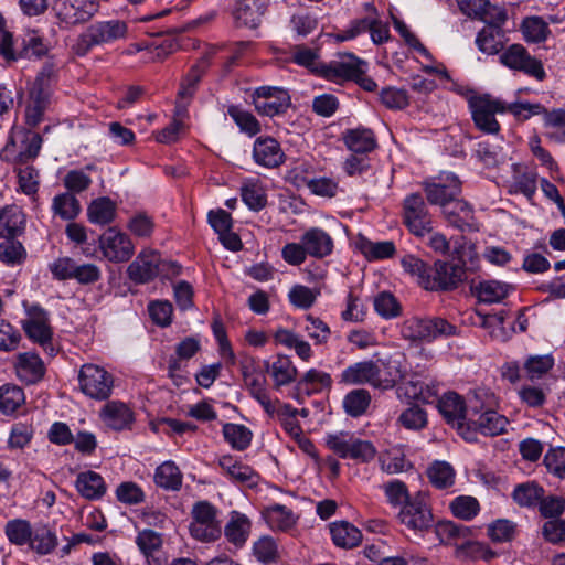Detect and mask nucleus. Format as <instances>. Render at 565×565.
<instances>
[{"label": "nucleus", "instance_id": "60", "mask_svg": "<svg viewBox=\"0 0 565 565\" xmlns=\"http://www.w3.org/2000/svg\"><path fill=\"white\" fill-rule=\"evenodd\" d=\"M41 146L42 138L39 134H25L21 143V150L14 158L15 163L23 164L26 163L29 160L34 159L39 154Z\"/></svg>", "mask_w": 565, "mask_h": 565}, {"label": "nucleus", "instance_id": "51", "mask_svg": "<svg viewBox=\"0 0 565 565\" xmlns=\"http://www.w3.org/2000/svg\"><path fill=\"white\" fill-rule=\"evenodd\" d=\"M456 553L458 557L468 559H484L490 561L495 557L493 552L487 544L477 541H467L461 544H457Z\"/></svg>", "mask_w": 565, "mask_h": 565}, {"label": "nucleus", "instance_id": "2", "mask_svg": "<svg viewBox=\"0 0 565 565\" xmlns=\"http://www.w3.org/2000/svg\"><path fill=\"white\" fill-rule=\"evenodd\" d=\"M455 331V326L439 317H411L401 328L402 337L412 342H431L440 335H451Z\"/></svg>", "mask_w": 565, "mask_h": 565}, {"label": "nucleus", "instance_id": "57", "mask_svg": "<svg viewBox=\"0 0 565 565\" xmlns=\"http://www.w3.org/2000/svg\"><path fill=\"white\" fill-rule=\"evenodd\" d=\"M31 524L25 520H12L6 525V534L9 541L17 545L28 544L32 539Z\"/></svg>", "mask_w": 565, "mask_h": 565}, {"label": "nucleus", "instance_id": "31", "mask_svg": "<svg viewBox=\"0 0 565 565\" xmlns=\"http://www.w3.org/2000/svg\"><path fill=\"white\" fill-rule=\"evenodd\" d=\"M250 527V521L245 514L233 511L225 525L224 535L230 543L241 547L246 543Z\"/></svg>", "mask_w": 565, "mask_h": 565}, {"label": "nucleus", "instance_id": "64", "mask_svg": "<svg viewBox=\"0 0 565 565\" xmlns=\"http://www.w3.org/2000/svg\"><path fill=\"white\" fill-rule=\"evenodd\" d=\"M544 463L546 469L554 476L564 479L565 478V448L558 447L550 449L545 457Z\"/></svg>", "mask_w": 565, "mask_h": 565}, {"label": "nucleus", "instance_id": "49", "mask_svg": "<svg viewBox=\"0 0 565 565\" xmlns=\"http://www.w3.org/2000/svg\"><path fill=\"white\" fill-rule=\"evenodd\" d=\"M275 99L254 98L253 104L259 115L276 116L285 113L290 106V97L288 93H279Z\"/></svg>", "mask_w": 565, "mask_h": 565}, {"label": "nucleus", "instance_id": "27", "mask_svg": "<svg viewBox=\"0 0 565 565\" xmlns=\"http://www.w3.org/2000/svg\"><path fill=\"white\" fill-rule=\"evenodd\" d=\"M15 372L20 380L28 384H33L43 377L45 367L38 354L25 352L18 355Z\"/></svg>", "mask_w": 565, "mask_h": 565}, {"label": "nucleus", "instance_id": "54", "mask_svg": "<svg viewBox=\"0 0 565 565\" xmlns=\"http://www.w3.org/2000/svg\"><path fill=\"white\" fill-rule=\"evenodd\" d=\"M543 495V488L530 482L519 484L513 491L514 501L522 507H533L539 504Z\"/></svg>", "mask_w": 565, "mask_h": 565}, {"label": "nucleus", "instance_id": "48", "mask_svg": "<svg viewBox=\"0 0 565 565\" xmlns=\"http://www.w3.org/2000/svg\"><path fill=\"white\" fill-rule=\"evenodd\" d=\"M25 401L23 391L12 384L0 386V411L3 414L14 413Z\"/></svg>", "mask_w": 565, "mask_h": 565}, {"label": "nucleus", "instance_id": "35", "mask_svg": "<svg viewBox=\"0 0 565 565\" xmlns=\"http://www.w3.org/2000/svg\"><path fill=\"white\" fill-rule=\"evenodd\" d=\"M99 417L105 423L131 424L135 413L131 407L121 401H109L99 411Z\"/></svg>", "mask_w": 565, "mask_h": 565}, {"label": "nucleus", "instance_id": "40", "mask_svg": "<svg viewBox=\"0 0 565 565\" xmlns=\"http://www.w3.org/2000/svg\"><path fill=\"white\" fill-rule=\"evenodd\" d=\"M267 524L277 531H287L296 523V516L286 505L274 504L268 507L264 513Z\"/></svg>", "mask_w": 565, "mask_h": 565}, {"label": "nucleus", "instance_id": "53", "mask_svg": "<svg viewBox=\"0 0 565 565\" xmlns=\"http://www.w3.org/2000/svg\"><path fill=\"white\" fill-rule=\"evenodd\" d=\"M227 113L243 132H246L249 136H255L260 131L258 120L249 111H246L238 106H230Z\"/></svg>", "mask_w": 565, "mask_h": 565}, {"label": "nucleus", "instance_id": "62", "mask_svg": "<svg viewBox=\"0 0 565 565\" xmlns=\"http://www.w3.org/2000/svg\"><path fill=\"white\" fill-rule=\"evenodd\" d=\"M450 509L456 516L462 520H471L478 514L480 505L476 498L460 495L454 499Z\"/></svg>", "mask_w": 565, "mask_h": 565}, {"label": "nucleus", "instance_id": "21", "mask_svg": "<svg viewBox=\"0 0 565 565\" xmlns=\"http://www.w3.org/2000/svg\"><path fill=\"white\" fill-rule=\"evenodd\" d=\"M486 25L478 32L476 45L480 52L492 55L499 53L504 45L505 34L502 24L505 21H483Z\"/></svg>", "mask_w": 565, "mask_h": 565}, {"label": "nucleus", "instance_id": "1", "mask_svg": "<svg viewBox=\"0 0 565 565\" xmlns=\"http://www.w3.org/2000/svg\"><path fill=\"white\" fill-rule=\"evenodd\" d=\"M127 33L128 26L121 20L98 21L87 26L77 38L73 50L77 55L84 56L94 46L114 43L125 39Z\"/></svg>", "mask_w": 565, "mask_h": 565}, {"label": "nucleus", "instance_id": "59", "mask_svg": "<svg viewBox=\"0 0 565 565\" xmlns=\"http://www.w3.org/2000/svg\"><path fill=\"white\" fill-rule=\"evenodd\" d=\"M387 502L395 508H403L412 498L406 484L401 480H392L383 484Z\"/></svg>", "mask_w": 565, "mask_h": 565}, {"label": "nucleus", "instance_id": "6", "mask_svg": "<svg viewBox=\"0 0 565 565\" xmlns=\"http://www.w3.org/2000/svg\"><path fill=\"white\" fill-rule=\"evenodd\" d=\"M81 391L94 399H107L113 391L114 377L104 367L87 363L78 373Z\"/></svg>", "mask_w": 565, "mask_h": 565}, {"label": "nucleus", "instance_id": "30", "mask_svg": "<svg viewBox=\"0 0 565 565\" xmlns=\"http://www.w3.org/2000/svg\"><path fill=\"white\" fill-rule=\"evenodd\" d=\"M75 487L78 493L87 500H98L107 490L104 478L92 470L78 473Z\"/></svg>", "mask_w": 565, "mask_h": 565}, {"label": "nucleus", "instance_id": "43", "mask_svg": "<svg viewBox=\"0 0 565 565\" xmlns=\"http://www.w3.org/2000/svg\"><path fill=\"white\" fill-rule=\"evenodd\" d=\"M398 394L408 399L429 402L437 394L435 385L424 384L419 380L409 379L398 387Z\"/></svg>", "mask_w": 565, "mask_h": 565}, {"label": "nucleus", "instance_id": "8", "mask_svg": "<svg viewBox=\"0 0 565 565\" xmlns=\"http://www.w3.org/2000/svg\"><path fill=\"white\" fill-rule=\"evenodd\" d=\"M423 189L427 201L443 209L458 198L461 192V182L454 173L441 172L439 175L424 181Z\"/></svg>", "mask_w": 565, "mask_h": 565}, {"label": "nucleus", "instance_id": "10", "mask_svg": "<svg viewBox=\"0 0 565 565\" xmlns=\"http://www.w3.org/2000/svg\"><path fill=\"white\" fill-rule=\"evenodd\" d=\"M171 264L161 259L159 253L152 249L141 250L135 260L128 266L129 278L137 284H146L153 280Z\"/></svg>", "mask_w": 565, "mask_h": 565}, {"label": "nucleus", "instance_id": "19", "mask_svg": "<svg viewBox=\"0 0 565 565\" xmlns=\"http://www.w3.org/2000/svg\"><path fill=\"white\" fill-rule=\"evenodd\" d=\"M253 158L265 168H277L285 162V153L279 142L270 137H258L254 142Z\"/></svg>", "mask_w": 565, "mask_h": 565}, {"label": "nucleus", "instance_id": "61", "mask_svg": "<svg viewBox=\"0 0 565 565\" xmlns=\"http://www.w3.org/2000/svg\"><path fill=\"white\" fill-rule=\"evenodd\" d=\"M127 228L137 237L148 238L153 233L154 221L146 212H137L128 220Z\"/></svg>", "mask_w": 565, "mask_h": 565}, {"label": "nucleus", "instance_id": "9", "mask_svg": "<svg viewBox=\"0 0 565 565\" xmlns=\"http://www.w3.org/2000/svg\"><path fill=\"white\" fill-rule=\"evenodd\" d=\"M403 221L416 236H424L425 233L430 232L431 216L422 194L412 193L404 199Z\"/></svg>", "mask_w": 565, "mask_h": 565}, {"label": "nucleus", "instance_id": "26", "mask_svg": "<svg viewBox=\"0 0 565 565\" xmlns=\"http://www.w3.org/2000/svg\"><path fill=\"white\" fill-rule=\"evenodd\" d=\"M441 210L448 223L460 231L472 228L473 210L468 202L456 198Z\"/></svg>", "mask_w": 565, "mask_h": 565}, {"label": "nucleus", "instance_id": "39", "mask_svg": "<svg viewBox=\"0 0 565 565\" xmlns=\"http://www.w3.org/2000/svg\"><path fill=\"white\" fill-rule=\"evenodd\" d=\"M510 290V285L498 280H484L475 287L478 299L486 303L500 302L509 295Z\"/></svg>", "mask_w": 565, "mask_h": 565}, {"label": "nucleus", "instance_id": "29", "mask_svg": "<svg viewBox=\"0 0 565 565\" xmlns=\"http://www.w3.org/2000/svg\"><path fill=\"white\" fill-rule=\"evenodd\" d=\"M25 226V215L18 205H7L0 210V237H15Z\"/></svg>", "mask_w": 565, "mask_h": 565}, {"label": "nucleus", "instance_id": "33", "mask_svg": "<svg viewBox=\"0 0 565 565\" xmlns=\"http://www.w3.org/2000/svg\"><path fill=\"white\" fill-rule=\"evenodd\" d=\"M116 212L117 205L108 196L93 200L87 207L89 222L102 226L110 224L116 217Z\"/></svg>", "mask_w": 565, "mask_h": 565}, {"label": "nucleus", "instance_id": "12", "mask_svg": "<svg viewBox=\"0 0 565 565\" xmlns=\"http://www.w3.org/2000/svg\"><path fill=\"white\" fill-rule=\"evenodd\" d=\"M99 248L104 257L113 263L128 262L135 252L130 237L115 227L107 228L100 235Z\"/></svg>", "mask_w": 565, "mask_h": 565}, {"label": "nucleus", "instance_id": "52", "mask_svg": "<svg viewBox=\"0 0 565 565\" xmlns=\"http://www.w3.org/2000/svg\"><path fill=\"white\" fill-rule=\"evenodd\" d=\"M371 402L370 393L366 390H353L343 399V407L351 416H360L365 413Z\"/></svg>", "mask_w": 565, "mask_h": 565}, {"label": "nucleus", "instance_id": "34", "mask_svg": "<svg viewBox=\"0 0 565 565\" xmlns=\"http://www.w3.org/2000/svg\"><path fill=\"white\" fill-rule=\"evenodd\" d=\"M332 379L329 373L311 369L297 382V390L307 395L321 393L331 388Z\"/></svg>", "mask_w": 565, "mask_h": 565}, {"label": "nucleus", "instance_id": "15", "mask_svg": "<svg viewBox=\"0 0 565 565\" xmlns=\"http://www.w3.org/2000/svg\"><path fill=\"white\" fill-rule=\"evenodd\" d=\"M22 327L28 338L41 345L50 356L55 354L52 329L49 326L47 313L43 309L33 308L29 318L22 322Z\"/></svg>", "mask_w": 565, "mask_h": 565}, {"label": "nucleus", "instance_id": "44", "mask_svg": "<svg viewBox=\"0 0 565 565\" xmlns=\"http://www.w3.org/2000/svg\"><path fill=\"white\" fill-rule=\"evenodd\" d=\"M555 361L551 354L529 355L523 363V371L530 381L542 379L554 366Z\"/></svg>", "mask_w": 565, "mask_h": 565}, {"label": "nucleus", "instance_id": "41", "mask_svg": "<svg viewBox=\"0 0 565 565\" xmlns=\"http://www.w3.org/2000/svg\"><path fill=\"white\" fill-rule=\"evenodd\" d=\"M430 483L437 489H447L455 483L456 472L446 461H434L427 469Z\"/></svg>", "mask_w": 565, "mask_h": 565}, {"label": "nucleus", "instance_id": "55", "mask_svg": "<svg viewBox=\"0 0 565 565\" xmlns=\"http://www.w3.org/2000/svg\"><path fill=\"white\" fill-rule=\"evenodd\" d=\"M225 440L235 450L246 449L253 438V433L246 426H223Z\"/></svg>", "mask_w": 565, "mask_h": 565}, {"label": "nucleus", "instance_id": "58", "mask_svg": "<svg viewBox=\"0 0 565 565\" xmlns=\"http://www.w3.org/2000/svg\"><path fill=\"white\" fill-rule=\"evenodd\" d=\"M29 544L39 554H49L56 546V536L46 526H40L32 531Z\"/></svg>", "mask_w": 565, "mask_h": 565}, {"label": "nucleus", "instance_id": "36", "mask_svg": "<svg viewBox=\"0 0 565 565\" xmlns=\"http://www.w3.org/2000/svg\"><path fill=\"white\" fill-rule=\"evenodd\" d=\"M182 473L171 460L162 462L154 472V483L166 490L178 491L182 486Z\"/></svg>", "mask_w": 565, "mask_h": 565}, {"label": "nucleus", "instance_id": "7", "mask_svg": "<svg viewBox=\"0 0 565 565\" xmlns=\"http://www.w3.org/2000/svg\"><path fill=\"white\" fill-rule=\"evenodd\" d=\"M499 60L505 67L522 72L537 81H543L546 77L543 63L532 56L521 44H511L500 54Z\"/></svg>", "mask_w": 565, "mask_h": 565}, {"label": "nucleus", "instance_id": "56", "mask_svg": "<svg viewBox=\"0 0 565 565\" xmlns=\"http://www.w3.org/2000/svg\"><path fill=\"white\" fill-rule=\"evenodd\" d=\"M537 174L533 171L518 172L510 185L511 193H522L527 199H532L536 192Z\"/></svg>", "mask_w": 565, "mask_h": 565}, {"label": "nucleus", "instance_id": "46", "mask_svg": "<svg viewBox=\"0 0 565 565\" xmlns=\"http://www.w3.org/2000/svg\"><path fill=\"white\" fill-rule=\"evenodd\" d=\"M52 210L55 215L70 221L75 218L81 212L79 201L70 192L56 195L53 199Z\"/></svg>", "mask_w": 565, "mask_h": 565}, {"label": "nucleus", "instance_id": "18", "mask_svg": "<svg viewBox=\"0 0 565 565\" xmlns=\"http://www.w3.org/2000/svg\"><path fill=\"white\" fill-rule=\"evenodd\" d=\"M218 466L222 471L235 483L248 488L257 487L260 476L249 466L244 465L231 455H223L218 458Z\"/></svg>", "mask_w": 565, "mask_h": 565}, {"label": "nucleus", "instance_id": "32", "mask_svg": "<svg viewBox=\"0 0 565 565\" xmlns=\"http://www.w3.org/2000/svg\"><path fill=\"white\" fill-rule=\"evenodd\" d=\"M379 460L381 469L388 475L406 472L413 469V463L406 458L404 449L399 446H394L383 451Z\"/></svg>", "mask_w": 565, "mask_h": 565}, {"label": "nucleus", "instance_id": "23", "mask_svg": "<svg viewBox=\"0 0 565 565\" xmlns=\"http://www.w3.org/2000/svg\"><path fill=\"white\" fill-rule=\"evenodd\" d=\"M266 8L265 0H238L233 12L234 19L241 25L255 29L260 24Z\"/></svg>", "mask_w": 565, "mask_h": 565}, {"label": "nucleus", "instance_id": "45", "mask_svg": "<svg viewBox=\"0 0 565 565\" xmlns=\"http://www.w3.org/2000/svg\"><path fill=\"white\" fill-rule=\"evenodd\" d=\"M521 30L526 42L541 43L550 35L548 24L541 17H527L522 21Z\"/></svg>", "mask_w": 565, "mask_h": 565}, {"label": "nucleus", "instance_id": "25", "mask_svg": "<svg viewBox=\"0 0 565 565\" xmlns=\"http://www.w3.org/2000/svg\"><path fill=\"white\" fill-rule=\"evenodd\" d=\"M301 243L308 250V255L316 258L329 256L333 250L332 237L320 227H311L301 236Z\"/></svg>", "mask_w": 565, "mask_h": 565}, {"label": "nucleus", "instance_id": "16", "mask_svg": "<svg viewBox=\"0 0 565 565\" xmlns=\"http://www.w3.org/2000/svg\"><path fill=\"white\" fill-rule=\"evenodd\" d=\"M466 279L463 265L438 260L435 263L433 276H427L426 289L451 290Z\"/></svg>", "mask_w": 565, "mask_h": 565}, {"label": "nucleus", "instance_id": "11", "mask_svg": "<svg viewBox=\"0 0 565 565\" xmlns=\"http://www.w3.org/2000/svg\"><path fill=\"white\" fill-rule=\"evenodd\" d=\"M360 65H367L365 61L351 53L341 55L338 60L329 63H320L315 72L327 81L342 83L352 81L360 71Z\"/></svg>", "mask_w": 565, "mask_h": 565}, {"label": "nucleus", "instance_id": "20", "mask_svg": "<svg viewBox=\"0 0 565 565\" xmlns=\"http://www.w3.org/2000/svg\"><path fill=\"white\" fill-rule=\"evenodd\" d=\"M460 11L469 18L480 21H507L504 9L493 6L489 0H457Z\"/></svg>", "mask_w": 565, "mask_h": 565}, {"label": "nucleus", "instance_id": "14", "mask_svg": "<svg viewBox=\"0 0 565 565\" xmlns=\"http://www.w3.org/2000/svg\"><path fill=\"white\" fill-rule=\"evenodd\" d=\"M241 371L245 386L250 394L260 403L266 413L273 414L276 405L271 403L266 390V376L258 367L254 359H244L241 362Z\"/></svg>", "mask_w": 565, "mask_h": 565}, {"label": "nucleus", "instance_id": "22", "mask_svg": "<svg viewBox=\"0 0 565 565\" xmlns=\"http://www.w3.org/2000/svg\"><path fill=\"white\" fill-rule=\"evenodd\" d=\"M380 365L373 361H363L348 366L341 374V382L352 385L369 383L380 388Z\"/></svg>", "mask_w": 565, "mask_h": 565}, {"label": "nucleus", "instance_id": "4", "mask_svg": "<svg viewBox=\"0 0 565 565\" xmlns=\"http://www.w3.org/2000/svg\"><path fill=\"white\" fill-rule=\"evenodd\" d=\"M469 107L476 127L484 134H498L500 124L495 114L505 113V103L488 94L475 96L469 99Z\"/></svg>", "mask_w": 565, "mask_h": 565}, {"label": "nucleus", "instance_id": "37", "mask_svg": "<svg viewBox=\"0 0 565 565\" xmlns=\"http://www.w3.org/2000/svg\"><path fill=\"white\" fill-rule=\"evenodd\" d=\"M330 532L333 543L343 548L355 547L362 539L361 531L349 522L333 523Z\"/></svg>", "mask_w": 565, "mask_h": 565}, {"label": "nucleus", "instance_id": "24", "mask_svg": "<svg viewBox=\"0 0 565 565\" xmlns=\"http://www.w3.org/2000/svg\"><path fill=\"white\" fill-rule=\"evenodd\" d=\"M437 408L446 422L458 424L466 419L468 412L465 398L455 391L444 393L438 399Z\"/></svg>", "mask_w": 565, "mask_h": 565}, {"label": "nucleus", "instance_id": "47", "mask_svg": "<svg viewBox=\"0 0 565 565\" xmlns=\"http://www.w3.org/2000/svg\"><path fill=\"white\" fill-rule=\"evenodd\" d=\"M457 434L467 443H478L481 437L505 434L504 426H454Z\"/></svg>", "mask_w": 565, "mask_h": 565}, {"label": "nucleus", "instance_id": "63", "mask_svg": "<svg viewBox=\"0 0 565 565\" xmlns=\"http://www.w3.org/2000/svg\"><path fill=\"white\" fill-rule=\"evenodd\" d=\"M242 200L253 211L263 210L267 203L265 190L257 183H248L242 188Z\"/></svg>", "mask_w": 565, "mask_h": 565}, {"label": "nucleus", "instance_id": "5", "mask_svg": "<svg viewBox=\"0 0 565 565\" xmlns=\"http://www.w3.org/2000/svg\"><path fill=\"white\" fill-rule=\"evenodd\" d=\"M191 535L202 542H212L221 536V524L217 510L207 501L196 502L191 511Z\"/></svg>", "mask_w": 565, "mask_h": 565}, {"label": "nucleus", "instance_id": "50", "mask_svg": "<svg viewBox=\"0 0 565 565\" xmlns=\"http://www.w3.org/2000/svg\"><path fill=\"white\" fill-rule=\"evenodd\" d=\"M405 370L402 367L401 361L390 359L380 365V388H392L396 382L404 380Z\"/></svg>", "mask_w": 565, "mask_h": 565}, {"label": "nucleus", "instance_id": "17", "mask_svg": "<svg viewBox=\"0 0 565 565\" xmlns=\"http://www.w3.org/2000/svg\"><path fill=\"white\" fill-rule=\"evenodd\" d=\"M53 10L61 22L75 25L88 21L97 4L92 0H54Z\"/></svg>", "mask_w": 565, "mask_h": 565}, {"label": "nucleus", "instance_id": "42", "mask_svg": "<svg viewBox=\"0 0 565 565\" xmlns=\"http://www.w3.org/2000/svg\"><path fill=\"white\" fill-rule=\"evenodd\" d=\"M543 124L547 129L546 136L550 139L556 142H565V108L545 109Z\"/></svg>", "mask_w": 565, "mask_h": 565}, {"label": "nucleus", "instance_id": "38", "mask_svg": "<svg viewBox=\"0 0 565 565\" xmlns=\"http://www.w3.org/2000/svg\"><path fill=\"white\" fill-rule=\"evenodd\" d=\"M267 371L270 373L276 387L290 384L297 376L296 366L285 355H278L270 365L267 364Z\"/></svg>", "mask_w": 565, "mask_h": 565}, {"label": "nucleus", "instance_id": "28", "mask_svg": "<svg viewBox=\"0 0 565 565\" xmlns=\"http://www.w3.org/2000/svg\"><path fill=\"white\" fill-rule=\"evenodd\" d=\"M342 140L353 153H367L377 146L374 132L364 127L345 130L342 134Z\"/></svg>", "mask_w": 565, "mask_h": 565}, {"label": "nucleus", "instance_id": "13", "mask_svg": "<svg viewBox=\"0 0 565 565\" xmlns=\"http://www.w3.org/2000/svg\"><path fill=\"white\" fill-rule=\"evenodd\" d=\"M398 519L402 524L415 532L427 531L434 521L426 497L419 492L401 509Z\"/></svg>", "mask_w": 565, "mask_h": 565}, {"label": "nucleus", "instance_id": "3", "mask_svg": "<svg viewBox=\"0 0 565 565\" xmlns=\"http://www.w3.org/2000/svg\"><path fill=\"white\" fill-rule=\"evenodd\" d=\"M53 79V68L45 66L38 74L29 94V100L25 109V120L29 126H38L42 119L45 109L50 104L51 85Z\"/></svg>", "mask_w": 565, "mask_h": 565}]
</instances>
